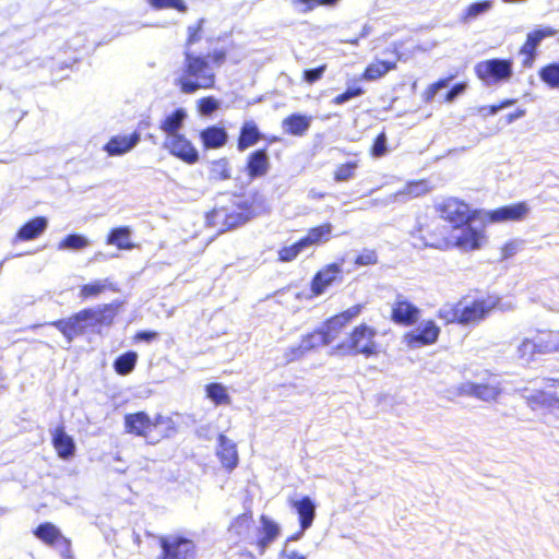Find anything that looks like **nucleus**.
<instances>
[{
  "label": "nucleus",
  "mask_w": 559,
  "mask_h": 559,
  "mask_svg": "<svg viewBox=\"0 0 559 559\" xmlns=\"http://www.w3.org/2000/svg\"><path fill=\"white\" fill-rule=\"evenodd\" d=\"M183 72L177 80L181 92L192 94L198 90L212 88L215 84L214 69L202 56H194L192 51H185Z\"/></svg>",
  "instance_id": "obj_1"
},
{
  "label": "nucleus",
  "mask_w": 559,
  "mask_h": 559,
  "mask_svg": "<svg viewBox=\"0 0 559 559\" xmlns=\"http://www.w3.org/2000/svg\"><path fill=\"white\" fill-rule=\"evenodd\" d=\"M252 215L247 201L236 197L228 206L215 207L207 216L213 226H221L223 229H230L247 222Z\"/></svg>",
  "instance_id": "obj_2"
},
{
  "label": "nucleus",
  "mask_w": 559,
  "mask_h": 559,
  "mask_svg": "<svg viewBox=\"0 0 559 559\" xmlns=\"http://www.w3.org/2000/svg\"><path fill=\"white\" fill-rule=\"evenodd\" d=\"M475 73L486 86L508 82L513 75V62L510 59H488L476 63Z\"/></svg>",
  "instance_id": "obj_3"
},
{
  "label": "nucleus",
  "mask_w": 559,
  "mask_h": 559,
  "mask_svg": "<svg viewBox=\"0 0 559 559\" xmlns=\"http://www.w3.org/2000/svg\"><path fill=\"white\" fill-rule=\"evenodd\" d=\"M377 331L367 324H360L354 329L347 343L341 344L340 349L347 348L354 354H361L366 357L374 356L379 353V346L374 341Z\"/></svg>",
  "instance_id": "obj_4"
},
{
  "label": "nucleus",
  "mask_w": 559,
  "mask_h": 559,
  "mask_svg": "<svg viewBox=\"0 0 559 559\" xmlns=\"http://www.w3.org/2000/svg\"><path fill=\"white\" fill-rule=\"evenodd\" d=\"M484 241L483 228H475L468 223L452 228L447 239L448 246H453L464 252L481 248Z\"/></svg>",
  "instance_id": "obj_5"
},
{
  "label": "nucleus",
  "mask_w": 559,
  "mask_h": 559,
  "mask_svg": "<svg viewBox=\"0 0 559 559\" xmlns=\"http://www.w3.org/2000/svg\"><path fill=\"white\" fill-rule=\"evenodd\" d=\"M94 317L95 313L92 312V309H83L68 319L58 320L50 324L63 334L68 343H71L74 337L83 334L88 328H94Z\"/></svg>",
  "instance_id": "obj_6"
},
{
  "label": "nucleus",
  "mask_w": 559,
  "mask_h": 559,
  "mask_svg": "<svg viewBox=\"0 0 559 559\" xmlns=\"http://www.w3.org/2000/svg\"><path fill=\"white\" fill-rule=\"evenodd\" d=\"M162 547L160 559H194L195 546L192 540L179 536H162L159 538Z\"/></svg>",
  "instance_id": "obj_7"
},
{
  "label": "nucleus",
  "mask_w": 559,
  "mask_h": 559,
  "mask_svg": "<svg viewBox=\"0 0 559 559\" xmlns=\"http://www.w3.org/2000/svg\"><path fill=\"white\" fill-rule=\"evenodd\" d=\"M497 306L495 297L474 300L471 304L460 302L461 324H474L485 319Z\"/></svg>",
  "instance_id": "obj_8"
},
{
  "label": "nucleus",
  "mask_w": 559,
  "mask_h": 559,
  "mask_svg": "<svg viewBox=\"0 0 559 559\" xmlns=\"http://www.w3.org/2000/svg\"><path fill=\"white\" fill-rule=\"evenodd\" d=\"M437 210L441 218L448 221L452 228L466 224L469 221L468 205L457 199L450 198L444 200L437 205Z\"/></svg>",
  "instance_id": "obj_9"
},
{
  "label": "nucleus",
  "mask_w": 559,
  "mask_h": 559,
  "mask_svg": "<svg viewBox=\"0 0 559 559\" xmlns=\"http://www.w3.org/2000/svg\"><path fill=\"white\" fill-rule=\"evenodd\" d=\"M164 146L187 164H195L199 160V152L182 134L166 136Z\"/></svg>",
  "instance_id": "obj_10"
},
{
  "label": "nucleus",
  "mask_w": 559,
  "mask_h": 559,
  "mask_svg": "<svg viewBox=\"0 0 559 559\" xmlns=\"http://www.w3.org/2000/svg\"><path fill=\"white\" fill-rule=\"evenodd\" d=\"M456 390L460 395L474 396L485 402L495 401L501 393L500 384L496 380L487 383L464 382Z\"/></svg>",
  "instance_id": "obj_11"
},
{
  "label": "nucleus",
  "mask_w": 559,
  "mask_h": 559,
  "mask_svg": "<svg viewBox=\"0 0 559 559\" xmlns=\"http://www.w3.org/2000/svg\"><path fill=\"white\" fill-rule=\"evenodd\" d=\"M289 504L295 509L298 514L300 532L290 537V539H298L302 534L312 526L316 518V503L313 500L305 496L300 499H289Z\"/></svg>",
  "instance_id": "obj_12"
},
{
  "label": "nucleus",
  "mask_w": 559,
  "mask_h": 559,
  "mask_svg": "<svg viewBox=\"0 0 559 559\" xmlns=\"http://www.w3.org/2000/svg\"><path fill=\"white\" fill-rule=\"evenodd\" d=\"M440 329L431 321L421 322L417 329L405 335V342L409 347H418L421 345H430L437 342Z\"/></svg>",
  "instance_id": "obj_13"
},
{
  "label": "nucleus",
  "mask_w": 559,
  "mask_h": 559,
  "mask_svg": "<svg viewBox=\"0 0 559 559\" xmlns=\"http://www.w3.org/2000/svg\"><path fill=\"white\" fill-rule=\"evenodd\" d=\"M126 430L130 433L144 437L148 442L154 443V419H151L144 412L129 414L124 417Z\"/></svg>",
  "instance_id": "obj_14"
},
{
  "label": "nucleus",
  "mask_w": 559,
  "mask_h": 559,
  "mask_svg": "<svg viewBox=\"0 0 559 559\" xmlns=\"http://www.w3.org/2000/svg\"><path fill=\"white\" fill-rule=\"evenodd\" d=\"M419 309L403 295H397L392 305V320L403 325H412L419 318Z\"/></svg>",
  "instance_id": "obj_15"
},
{
  "label": "nucleus",
  "mask_w": 559,
  "mask_h": 559,
  "mask_svg": "<svg viewBox=\"0 0 559 559\" xmlns=\"http://www.w3.org/2000/svg\"><path fill=\"white\" fill-rule=\"evenodd\" d=\"M260 524L261 526L258 528L257 547L262 555L277 539L281 534V527L266 515H261Z\"/></svg>",
  "instance_id": "obj_16"
},
{
  "label": "nucleus",
  "mask_w": 559,
  "mask_h": 559,
  "mask_svg": "<svg viewBox=\"0 0 559 559\" xmlns=\"http://www.w3.org/2000/svg\"><path fill=\"white\" fill-rule=\"evenodd\" d=\"M141 140V134L136 131L131 134H118L112 136L104 150L109 156H119L130 152L134 148Z\"/></svg>",
  "instance_id": "obj_17"
},
{
  "label": "nucleus",
  "mask_w": 559,
  "mask_h": 559,
  "mask_svg": "<svg viewBox=\"0 0 559 559\" xmlns=\"http://www.w3.org/2000/svg\"><path fill=\"white\" fill-rule=\"evenodd\" d=\"M530 213V206L525 202L501 206L488 213L491 222L522 221Z\"/></svg>",
  "instance_id": "obj_18"
},
{
  "label": "nucleus",
  "mask_w": 559,
  "mask_h": 559,
  "mask_svg": "<svg viewBox=\"0 0 559 559\" xmlns=\"http://www.w3.org/2000/svg\"><path fill=\"white\" fill-rule=\"evenodd\" d=\"M557 34V31L551 27H546L543 29H537L527 35V39L523 47L521 48V53L525 55L523 60L524 67H531L535 59V51L540 41L546 37H551Z\"/></svg>",
  "instance_id": "obj_19"
},
{
  "label": "nucleus",
  "mask_w": 559,
  "mask_h": 559,
  "mask_svg": "<svg viewBox=\"0 0 559 559\" xmlns=\"http://www.w3.org/2000/svg\"><path fill=\"white\" fill-rule=\"evenodd\" d=\"M342 266L337 263L326 265L319 271L312 280L311 290L316 296L325 292L341 275Z\"/></svg>",
  "instance_id": "obj_20"
},
{
  "label": "nucleus",
  "mask_w": 559,
  "mask_h": 559,
  "mask_svg": "<svg viewBox=\"0 0 559 559\" xmlns=\"http://www.w3.org/2000/svg\"><path fill=\"white\" fill-rule=\"evenodd\" d=\"M246 170L250 179L264 177L270 170V158L265 150H257L247 157Z\"/></svg>",
  "instance_id": "obj_21"
},
{
  "label": "nucleus",
  "mask_w": 559,
  "mask_h": 559,
  "mask_svg": "<svg viewBox=\"0 0 559 559\" xmlns=\"http://www.w3.org/2000/svg\"><path fill=\"white\" fill-rule=\"evenodd\" d=\"M52 444L59 457L62 460H69L75 453V442L73 438L64 431L63 426H59L52 431Z\"/></svg>",
  "instance_id": "obj_22"
},
{
  "label": "nucleus",
  "mask_w": 559,
  "mask_h": 559,
  "mask_svg": "<svg viewBox=\"0 0 559 559\" xmlns=\"http://www.w3.org/2000/svg\"><path fill=\"white\" fill-rule=\"evenodd\" d=\"M217 456L223 466L229 471L234 469L238 464L236 444L224 435H219L218 438Z\"/></svg>",
  "instance_id": "obj_23"
},
{
  "label": "nucleus",
  "mask_w": 559,
  "mask_h": 559,
  "mask_svg": "<svg viewBox=\"0 0 559 559\" xmlns=\"http://www.w3.org/2000/svg\"><path fill=\"white\" fill-rule=\"evenodd\" d=\"M262 138V134L253 120H247L243 122L238 139L237 148L243 152L250 146L255 145Z\"/></svg>",
  "instance_id": "obj_24"
},
{
  "label": "nucleus",
  "mask_w": 559,
  "mask_h": 559,
  "mask_svg": "<svg viewBox=\"0 0 559 559\" xmlns=\"http://www.w3.org/2000/svg\"><path fill=\"white\" fill-rule=\"evenodd\" d=\"M35 536L48 545L60 544L69 549V542L66 539L60 531L51 523L40 524L34 532Z\"/></svg>",
  "instance_id": "obj_25"
},
{
  "label": "nucleus",
  "mask_w": 559,
  "mask_h": 559,
  "mask_svg": "<svg viewBox=\"0 0 559 559\" xmlns=\"http://www.w3.org/2000/svg\"><path fill=\"white\" fill-rule=\"evenodd\" d=\"M107 290L117 292L115 284L109 278L95 280L80 287L79 297L82 299L96 298Z\"/></svg>",
  "instance_id": "obj_26"
},
{
  "label": "nucleus",
  "mask_w": 559,
  "mask_h": 559,
  "mask_svg": "<svg viewBox=\"0 0 559 559\" xmlns=\"http://www.w3.org/2000/svg\"><path fill=\"white\" fill-rule=\"evenodd\" d=\"M312 118L310 116L293 114L283 120V128L292 135H304L311 126Z\"/></svg>",
  "instance_id": "obj_27"
},
{
  "label": "nucleus",
  "mask_w": 559,
  "mask_h": 559,
  "mask_svg": "<svg viewBox=\"0 0 559 559\" xmlns=\"http://www.w3.org/2000/svg\"><path fill=\"white\" fill-rule=\"evenodd\" d=\"M201 140L206 148H218L226 144L228 134L224 128L216 126L204 129L201 134Z\"/></svg>",
  "instance_id": "obj_28"
},
{
  "label": "nucleus",
  "mask_w": 559,
  "mask_h": 559,
  "mask_svg": "<svg viewBox=\"0 0 559 559\" xmlns=\"http://www.w3.org/2000/svg\"><path fill=\"white\" fill-rule=\"evenodd\" d=\"M187 118L185 109L179 108L167 115L160 122V130L166 133V136L179 135L183 121Z\"/></svg>",
  "instance_id": "obj_29"
},
{
  "label": "nucleus",
  "mask_w": 559,
  "mask_h": 559,
  "mask_svg": "<svg viewBox=\"0 0 559 559\" xmlns=\"http://www.w3.org/2000/svg\"><path fill=\"white\" fill-rule=\"evenodd\" d=\"M538 340L524 337L515 349V358L524 365H528L534 360L535 355H539Z\"/></svg>",
  "instance_id": "obj_30"
},
{
  "label": "nucleus",
  "mask_w": 559,
  "mask_h": 559,
  "mask_svg": "<svg viewBox=\"0 0 559 559\" xmlns=\"http://www.w3.org/2000/svg\"><path fill=\"white\" fill-rule=\"evenodd\" d=\"M48 222L45 217H36L24 224L17 231V239L33 240L37 238L47 228Z\"/></svg>",
  "instance_id": "obj_31"
},
{
  "label": "nucleus",
  "mask_w": 559,
  "mask_h": 559,
  "mask_svg": "<svg viewBox=\"0 0 559 559\" xmlns=\"http://www.w3.org/2000/svg\"><path fill=\"white\" fill-rule=\"evenodd\" d=\"M493 7V0H484L471 3L460 15V21L463 24H469L477 20L479 16L489 12Z\"/></svg>",
  "instance_id": "obj_32"
},
{
  "label": "nucleus",
  "mask_w": 559,
  "mask_h": 559,
  "mask_svg": "<svg viewBox=\"0 0 559 559\" xmlns=\"http://www.w3.org/2000/svg\"><path fill=\"white\" fill-rule=\"evenodd\" d=\"M332 234V225L323 224L308 230L307 235L300 239L304 247L307 249L310 246H316L321 242H326Z\"/></svg>",
  "instance_id": "obj_33"
},
{
  "label": "nucleus",
  "mask_w": 559,
  "mask_h": 559,
  "mask_svg": "<svg viewBox=\"0 0 559 559\" xmlns=\"http://www.w3.org/2000/svg\"><path fill=\"white\" fill-rule=\"evenodd\" d=\"M429 191L428 183L425 180L408 182L402 190L393 194L394 201H404L405 198L412 199L420 197Z\"/></svg>",
  "instance_id": "obj_34"
},
{
  "label": "nucleus",
  "mask_w": 559,
  "mask_h": 559,
  "mask_svg": "<svg viewBox=\"0 0 559 559\" xmlns=\"http://www.w3.org/2000/svg\"><path fill=\"white\" fill-rule=\"evenodd\" d=\"M524 396L532 408H536L537 406H545L555 413L559 411V399H556L544 391L526 394Z\"/></svg>",
  "instance_id": "obj_35"
},
{
  "label": "nucleus",
  "mask_w": 559,
  "mask_h": 559,
  "mask_svg": "<svg viewBox=\"0 0 559 559\" xmlns=\"http://www.w3.org/2000/svg\"><path fill=\"white\" fill-rule=\"evenodd\" d=\"M131 229L127 226L114 228L107 238V243L116 246L121 250H129L133 248L130 242Z\"/></svg>",
  "instance_id": "obj_36"
},
{
  "label": "nucleus",
  "mask_w": 559,
  "mask_h": 559,
  "mask_svg": "<svg viewBox=\"0 0 559 559\" xmlns=\"http://www.w3.org/2000/svg\"><path fill=\"white\" fill-rule=\"evenodd\" d=\"M395 62L377 60L366 68L364 72V79L368 81L380 79L383 75H385L390 70L395 69Z\"/></svg>",
  "instance_id": "obj_37"
},
{
  "label": "nucleus",
  "mask_w": 559,
  "mask_h": 559,
  "mask_svg": "<svg viewBox=\"0 0 559 559\" xmlns=\"http://www.w3.org/2000/svg\"><path fill=\"white\" fill-rule=\"evenodd\" d=\"M537 340L539 355L559 352V332H548L547 334L538 335Z\"/></svg>",
  "instance_id": "obj_38"
},
{
  "label": "nucleus",
  "mask_w": 559,
  "mask_h": 559,
  "mask_svg": "<svg viewBox=\"0 0 559 559\" xmlns=\"http://www.w3.org/2000/svg\"><path fill=\"white\" fill-rule=\"evenodd\" d=\"M138 354L135 352H128L120 355L114 362V368L118 374L127 376L135 367Z\"/></svg>",
  "instance_id": "obj_39"
},
{
  "label": "nucleus",
  "mask_w": 559,
  "mask_h": 559,
  "mask_svg": "<svg viewBox=\"0 0 559 559\" xmlns=\"http://www.w3.org/2000/svg\"><path fill=\"white\" fill-rule=\"evenodd\" d=\"M92 312L95 313L93 319V326L96 325H109L111 324L114 317L116 316V307L110 305L98 306L97 308H91Z\"/></svg>",
  "instance_id": "obj_40"
},
{
  "label": "nucleus",
  "mask_w": 559,
  "mask_h": 559,
  "mask_svg": "<svg viewBox=\"0 0 559 559\" xmlns=\"http://www.w3.org/2000/svg\"><path fill=\"white\" fill-rule=\"evenodd\" d=\"M345 325L346 324L343 321L334 316L319 329L324 336V341L328 342V344H331L338 336Z\"/></svg>",
  "instance_id": "obj_41"
},
{
  "label": "nucleus",
  "mask_w": 559,
  "mask_h": 559,
  "mask_svg": "<svg viewBox=\"0 0 559 559\" xmlns=\"http://www.w3.org/2000/svg\"><path fill=\"white\" fill-rule=\"evenodd\" d=\"M175 431V425L171 418L157 415L154 418V433H156L155 442L159 438L170 437Z\"/></svg>",
  "instance_id": "obj_42"
},
{
  "label": "nucleus",
  "mask_w": 559,
  "mask_h": 559,
  "mask_svg": "<svg viewBox=\"0 0 559 559\" xmlns=\"http://www.w3.org/2000/svg\"><path fill=\"white\" fill-rule=\"evenodd\" d=\"M230 165L226 158H219L212 162L210 167V178L212 180H227L230 178Z\"/></svg>",
  "instance_id": "obj_43"
},
{
  "label": "nucleus",
  "mask_w": 559,
  "mask_h": 559,
  "mask_svg": "<svg viewBox=\"0 0 559 559\" xmlns=\"http://www.w3.org/2000/svg\"><path fill=\"white\" fill-rule=\"evenodd\" d=\"M338 0H292V7L298 13H308L320 5H334Z\"/></svg>",
  "instance_id": "obj_44"
},
{
  "label": "nucleus",
  "mask_w": 559,
  "mask_h": 559,
  "mask_svg": "<svg viewBox=\"0 0 559 559\" xmlns=\"http://www.w3.org/2000/svg\"><path fill=\"white\" fill-rule=\"evenodd\" d=\"M90 245V241L86 237L79 235V234H72L67 236L62 241L59 242L58 249L59 250H80Z\"/></svg>",
  "instance_id": "obj_45"
},
{
  "label": "nucleus",
  "mask_w": 559,
  "mask_h": 559,
  "mask_svg": "<svg viewBox=\"0 0 559 559\" xmlns=\"http://www.w3.org/2000/svg\"><path fill=\"white\" fill-rule=\"evenodd\" d=\"M539 76L550 87L559 88V63H551L542 68Z\"/></svg>",
  "instance_id": "obj_46"
},
{
  "label": "nucleus",
  "mask_w": 559,
  "mask_h": 559,
  "mask_svg": "<svg viewBox=\"0 0 559 559\" xmlns=\"http://www.w3.org/2000/svg\"><path fill=\"white\" fill-rule=\"evenodd\" d=\"M305 250L306 248L304 247L302 242L298 240L293 245L281 248L277 252L278 260L281 262L294 261Z\"/></svg>",
  "instance_id": "obj_47"
},
{
  "label": "nucleus",
  "mask_w": 559,
  "mask_h": 559,
  "mask_svg": "<svg viewBox=\"0 0 559 559\" xmlns=\"http://www.w3.org/2000/svg\"><path fill=\"white\" fill-rule=\"evenodd\" d=\"M357 168L358 163L355 160L338 165L334 171V180L337 182L352 180Z\"/></svg>",
  "instance_id": "obj_48"
},
{
  "label": "nucleus",
  "mask_w": 559,
  "mask_h": 559,
  "mask_svg": "<svg viewBox=\"0 0 559 559\" xmlns=\"http://www.w3.org/2000/svg\"><path fill=\"white\" fill-rule=\"evenodd\" d=\"M460 302L456 305L447 304L439 309L438 316L445 323H461Z\"/></svg>",
  "instance_id": "obj_49"
},
{
  "label": "nucleus",
  "mask_w": 559,
  "mask_h": 559,
  "mask_svg": "<svg viewBox=\"0 0 559 559\" xmlns=\"http://www.w3.org/2000/svg\"><path fill=\"white\" fill-rule=\"evenodd\" d=\"M302 348L309 353L311 349H314L321 345H329L328 342L324 341V336L322 335L320 329L313 331L305 335L301 338Z\"/></svg>",
  "instance_id": "obj_50"
},
{
  "label": "nucleus",
  "mask_w": 559,
  "mask_h": 559,
  "mask_svg": "<svg viewBox=\"0 0 559 559\" xmlns=\"http://www.w3.org/2000/svg\"><path fill=\"white\" fill-rule=\"evenodd\" d=\"M207 397L216 404L228 403L229 396L221 383H212L206 386Z\"/></svg>",
  "instance_id": "obj_51"
},
{
  "label": "nucleus",
  "mask_w": 559,
  "mask_h": 559,
  "mask_svg": "<svg viewBox=\"0 0 559 559\" xmlns=\"http://www.w3.org/2000/svg\"><path fill=\"white\" fill-rule=\"evenodd\" d=\"M218 108H219V100H217L216 98H214L212 96L203 97V98L199 99V102H198V109H199L200 114L203 116H210L214 111H216Z\"/></svg>",
  "instance_id": "obj_52"
},
{
  "label": "nucleus",
  "mask_w": 559,
  "mask_h": 559,
  "mask_svg": "<svg viewBox=\"0 0 559 559\" xmlns=\"http://www.w3.org/2000/svg\"><path fill=\"white\" fill-rule=\"evenodd\" d=\"M450 81H451V78L442 79V80H439L438 82L429 85L427 87V90L424 92V95H423L424 100L426 103H431L440 90L449 86Z\"/></svg>",
  "instance_id": "obj_53"
},
{
  "label": "nucleus",
  "mask_w": 559,
  "mask_h": 559,
  "mask_svg": "<svg viewBox=\"0 0 559 559\" xmlns=\"http://www.w3.org/2000/svg\"><path fill=\"white\" fill-rule=\"evenodd\" d=\"M203 22H204V20L201 19L197 22L195 25H190L188 27V39H187V44H186V50L191 51L192 45H194L195 43H198L201 39V37H202L201 31H202Z\"/></svg>",
  "instance_id": "obj_54"
},
{
  "label": "nucleus",
  "mask_w": 559,
  "mask_h": 559,
  "mask_svg": "<svg viewBox=\"0 0 559 559\" xmlns=\"http://www.w3.org/2000/svg\"><path fill=\"white\" fill-rule=\"evenodd\" d=\"M150 4L155 9H177L180 12L187 10L182 0H150Z\"/></svg>",
  "instance_id": "obj_55"
},
{
  "label": "nucleus",
  "mask_w": 559,
  "mask_h": 559,
  "mask_svg": "<svg viewBox=\"0 0 559 559\" xmlns=\"http://www.w3.org/2000/svg\"><path fill=\"white\" fill-rule=\"evenodd\" d=\"M362 93H364V90L361 87H359V86H357V87H349V88L346 90V92L337 95L333 99V103L335 105H343L346 102L350 100L352 98L360 96Z\"/></svg>",
  "instance_id": "obj_56"
},
{
  "label": "nucleus",
  "mask_w": 559,
  "mask_h": 559,
  "mask_svg": "<svg viewBox=\"0 0 559 559\" xmlns=\"http://www.w3.org/2000/svg\"><path fill=\"white\" fill-rule=\"evenodd\" d=\"M362 93H364V90L361 87H359V86H357V87H349V88L346 90V92L337 95L333 99V103L335 105H343L346 102L350 100L352 98L360 96Z\"/></svg>",
  "instance_id": "obj_57"
},
{
  "label": "nucleus",
  "mask_w": 559,
  "mask_h": 559,
  "mask_svg": "<svg viewBox=\"0 0 559 559\" xmlns=\"http://www.w3.org/2000/svg\"><path fill=\"white\" fill-rule=\"evenodd\" d=\"M362 93H364V90L361 87H359V86H357V87H349V88L346 90V92L337 95L333 99V103L335 105H343L346 102L350 100L352 98L360 96Z\"/></svg>",
  "instance_id": "obj_58"
},
{
  "label": "nucleus",
  "mask_w": 559,
  "mask_h": 559,
  "mask_svg": "<svg viewBox=\"0 0 559 559\" xmlns=\"http://www.w3.org/2000/svg\"><path fill=\"white\" fill-rule=\"evenodd\" d=\"M251 516L247 514L239 515L231 524L230 530L235 531L237 535H241L250 527Z\"/></svg>",
  "instance_id": "obj_59"
},
{
  "label": "nucleus",
  "mask_w": 559,
  "mask_h": 559,
  "mask_svg": "<svg viewBox=\"0 0 559 559\" xmlns=\"http://www.w3.org/2000/svg\"><path fill=\"white\" fill-rule=\"evenodd\" d=\"M307 354V350L302 348V344L290 346L286 349L284 357L286 362H293L302 358Z\"/></svg>",
  "instance_id": "obj_60"
},
{
  "label": "nucleus",
  "mask_w": 559,
  "mask_h": 559,
  "mask_svg": "<svg viewBox=\"0 0 559 559\" xmlns=\"http://www.w3.org/2000/svg\"><path fill=\"white\" fill-rule=\"evenodd\" d=\"M378 261V257L374 250H364L355 260L357 265H373Z\"/></svg>",
  "instance_id": "obj_61"
},
{
  "label": "nucleus",
  "mask_w": 559,
  "mask_h": 559,
  "mask_svg": "<svg viewBox=\"0 0 559 559\" xmlns=\"http://www.w3.org/2000/svg\"><path fill=\"white\" fill-rule=\"evenodd\" d=\"M325 69H326V66L323 64L316 69L305 70L304 71V80L307 83L312 84L322 78L323 73L325 72Z\"/></svg>",
  "instance_id": "obj_62"
},
{
  "label": "nucleus",
  "mask_w": 559,
  "mask_h": 559,
  "mask_svg": "<svg viewBox=\"0 0 559 559\" xmlns=\"http://www.w3.org/2000/svg\"><path fill=\"white\" fill-rule=\"evenodd\" d=\"M361 310H362L361 305H355V306L348 308L347 310L336 314V317L341 321H343L345 324H347L349 321H352L353 319L358 317L360 314Z\"/></svg>",
  "instance_id": "obj_63"
},
{
  "label": "nucleus",
  "mask_w": 559,
  "mask_h": 559,
  "mask_svg": "<svg viewBox=\"0 0 559 559\" xmlns=\"http://www.w3.org/2000/svg\"><path fill=\"white\" fill-rule=\"evenodd\" d=\"M386 152V136L384 133H381L377 136L373 146H372V155L374 157H381Z\"/></svg>",
  "instance_id": "obj_64"
}]
</instances>
